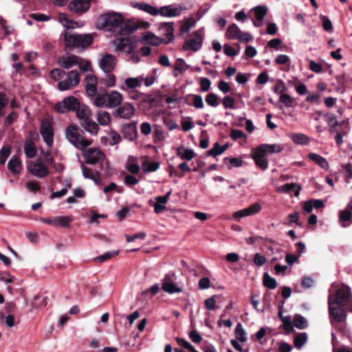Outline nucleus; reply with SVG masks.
I'll return each instance as SVG.
<instances>
[{"label":"nucleus","instance_id":"1","mask_svg":"<svg viewBox=\"0 0 352 352\" xmlns=\"http://www.w3.org/2000/svg\"><path fill=\"white\" fill-rule=\"evenodd\" d=\"M283 150V147L280 144H261L258 147L252 149V157L256 165L261 170H265L269 166L267 155L280 153Z\"/></svg>","mask_w":352,"mask_h":352},{"label":"nucleus","instance_id":"2","mask_svg":"<svg viewBox=\"0 0 352 352\" xmlns=\"http://www.w3.org/2000/svg\"><path fill=\"white\" fill-rule=\"evenodd\" d=\"M65 44L67 47L85 48L92 43V37L89 34H71L67 31L64 34Z\"/></svg>","mask_w":352,"mask_h":352},{"label":"nucleus","instance_id":"3","mask_svg":"<svg viewBox=\"0 0 352 352\" xmlns=\"http://www.w3.org/2000/svg\"><path fill=\"white\" fill-rule=\"evenodd\" d=\"M123 22V16L117 12L107 13L102 14L98 19V25L100 24V28L107 31H113L119 28Z\"/></svg>","mask_w":352,"mask_h":352},{"label":"nucleus","instance_id":"4","mask_svg":"<svg viewBox=\"0 0 352 352\" xmlns=\"http://www.w3.org/2000/svg\"><path fill=\"white\" fill-rule=\"evenodd\" d=\"M333 302L340 307H345L352 313V294L350 287L343 285L339 288L336 291L335 298H333Z\"/></svg>","mask_w":352,"mask_h":352},{"label":"nucleus","instance_id":"5","mask_svg":"<svg viewBox=\"0 0 352 352\" xmlns=\"http://www.w3.org/2000/svg\"><path fill=\"white\" fill-rule=\"evenodd\" d=\"M204 38V35L201 31L198 30L192 32L186 39L182 46V50L192 52H198L202 47Z\"/></svg>","mask_w":352,"mask_h":352},{"label":"nucleus","instance_id":"6","mask_svg":"<svg viewBox=\"0 0 352 352\" xmlns=\"http://www.w3.org/2000/svg\"><path fill=\"white\" fill-rule=\"evenodd\" d=\"M79 102L80 101L76 97L68 96L55 104L54 111L60 113L74 111L77 107H79Z\"/></svg>","mask_w":352,"mask_h":352},{"label":"nucleus","instance_id":"7","mask_svg":"<svg viewBox=\"0 0 352 352\" xmlns=\"http://www.w3.org/2000/svg\"><path fill=\"white\" fill-rule=\"evenodd\" d=\"M329 312L333 320L339 323L343 322L346 318V312L345 307H340L333 302V296L330 294L328 298Z\"/></svg>","mask_w":352,"mask_h":352},{"label":"nucleus","instance_id":"8","mask_svg":"<svg viewBox=\"0 0 352 352\" xmlns=\"http://www.w3.org/2000/svg\"><path fill=\"white\" fill-rule=\"evenodd\" d=\"M27 168L32 175L38 178H44L49 175L48 168L41 159L29 162Z\"/></svg>","mask_w":352,"mask_h":352},{"label":"nucleus","instance_id":"9","mask_svg":"<svg viewBox=\"0 0 352 352\" xmlns=\"http://www.w3.org/2000/svg\"><path fill=\"white\" fill-rule=\"evenodd\" d=\"M105 157V154L97 148H89L83 153L86 163L91 165L102 162Z\"/></svg>","mask_w":352,"mask_h":352},{"label":"nucleus","instance_id":"10","mask_svg":"<svg viewBox=\"0 0 352 352\" xmlns=\"http://www.w3.org/2000/svg\"><path fill=\"white\" fill-rule=\"evenodd\" d=\"M80 81L79 73L76 70H72L68 72L66 80L58 82V88L62 91L69 90L78 85Z\"/></svg>","mask_w":352,"mask_h":352},{"label":"nucleus","instance_id":"11","mask_svg":"<svg viewBox=\"0 0 352 352\" xmlns=\"http://www.w3.org/2000/svg\"><path fill=\"white\" fill-rule=\"evenodd\" d=\"M67 140L76 148L83 149L91 145L92 142L86 139L81 133H65Z\"/></svg>","mask_w":352,"mask_h":352},{"label":"nucleus","instance_id":"12","mask_svg":"<svg viewBox=\"0 0 352 352\" xmlns=\"http://www.w3.org/2000/svg\"><path fill=\"white\" fill-rule=\"evenodd\" d=\"M173 23H162L160 25L159 32L163 43L168 44L174 39Z\"/></svg>","mask_w":352,"mask_h":352},{"label":"nucleus","instance_id":"13","mask_svg":"<svg viewBox=\"0 0 352 352\" xmlns=\"http://www.w3.org/2000/svg\"><path fill=\"white\" fill-rule=\"evenodd\" d=\"M162 289L168 294L180 293L182 289L176 285L175 283V275L167 274L162 280Z\"/></svg>","mask_w":352,"mask_h":352},{"label":"nucleus","instance_id":"14","mask_svg":"<svg viewBox=\"0 0 352 352\" xmlns=\"http://www.w3.org/2000/svg\"><path fill=\"white\" fill-rule=\"evenodd\" d=\"M183 7L180 5L170 4L168 6H162L157 8L158 15L164 17H175L178 16L182 14Z\"/></svg>","mask_w":352,"mask_h":352},{"label":"nucleus","instance_id":"15","mask_svg":"<svg viewBox=\"0 0 352 352\" xmlns=\"http://www.w3.org/2000/svg\"><path fill=\"white\" fill-rule=\"evenodd\" d=\"M261 210V206L259 204L255 203L248 208L239 210L233 214L234 219L239 221L240 219L252 216L258 213Z\"/></svg>","mask_w":352,"mask_h":352},{"label":"nucleus","instance_id":"16","mask_svg":"<svg viewBox=\"0 0 352 352\" xmlns=\"http://www.w3.org/2000/svg\"><path fill=\"white\" fill-rule=\"evenodd\" d=\"M91 0H73L69 4V9L78 14L86 12L90 8Z\"/></svg>","mask_w":352,"mask_h":352},{"label":"nucleus","instance_id":"17","mask_svg":"<svg viewBox=\"0 0 352 352\" xmlns=\"http://www.w3.org/2000/svg\"><path fill=\"white\" fill-rule=\"evenodd\" d=\"M116 58L111 54H106L100 61V67L104 73H111L116 67Z\"/></svg>","mask_w":352,"mask_h":352},{"label":"nucleus","instance_id":"18","mask_svg":"<svg viewBox=\"0 0 352 352\" xmlns=\"http://www.w3.org/2000/svg\"><path fill=\"white\" fill-rule=\"evenodd\" d=\"M130 5L133 8L143 11L151 16H155L158 15L157 8L147 3L131 1Z\"/></svg>","mask_w":352,"mask_h":352},{"label":"nucleus","instance_id":"19","mask_svg":"<svg viewBox=\"0 0 352 352\" xmlns=\"http://www.w3.org/2000/svg\"><path fill=\"white\" fill-rule=\"evenodd\" d=\"M82 173L85 179H89L94 182L97 185L100 184V173L98 170H94L93 169L88 168L85 164L81 162Z\"/></svg>","mask_w":352,"mask_h":352},{"label":"nucleus","instance_id":"20","mask_svg":"<svg viewBox=\"0 0 352 352\" xmlns=\"http://www.w3.org/2000/svg\"><path fill=\"white\" fill-rule=\"evenodd\" d=\"M85 91L89 97H94L97 94L98 80L95 76H87L85 80Z\"/></svg>","mask_w":352,"mask_h":352},{"label":"nucleus","instance_id":"21","mask_svg":"<svg viewBox=\"0 0 352 352\" xmlns=\"http://www.w3.org/2000/svg\"><path fill=\"white\" fill-rule=\"evenodd\" d=\"M135 112L134 106L129 102L120 105L116 110L118 116L124 119L131 118L135 114Z\"/></svg>","mask_w":352,"mask_h":352},{"label":"nucleus","instance_id":"22","mask_svg":"<svg viewBox=\"0 0 352 352\" xmlns=\"http://www.w3.org/2000/svg\"><path fill=\"white\" fill-rule=\"evenodd\" d=\"M114 45L116 50L126 53H131L133 50V45L127 38L122 37L115 39Z\"/></svg>","mask_w":352,"mask_h":352},{"label":"nucleus","instance_id":"23","mask_svg":"<svg viewBox=\"0 0 352 352\" xmlns=\"http://www.w3.org/2000/svg\"><path fill=\"white\" fill-rule=\"evenodd\" d=\"M122 100V95L117 91H111L107 93V108L112 109L119 107Z\"/></svg>","mask_w":352,"mask_h":352},{"label":"nucleus","instance_id":"24","mask_svg":"<svg viewBox=\"0 0 352 352\" xmlns=\"http://www.w3.org/2000/svg\"><path fill=\"white\" fill-rule=\"evenodd\" d=\"M58 63L65 69H69L79 63V57L76 55L63 56L58 58Z\"/></svg>","mask_w":352,"mask_h":352},{"label":"nucleus","instance_id":"25","mask_svg":"<svg viewBox=\"0 0 352 352\" xmlns=\"http://www.w3.org/2000/svg\"><path fill=\"white\" fill-rule=\"evenodd\" d=\"M176 154L181 160L190 161L195 155L194 151L191 148H186L184 146H179L176 148Z\"/></svg>","mask_w":352,"mask_h":352},{"label":"nucleus","instance_id":"26","mask_svg":"<svg viewBox=\"0 0 352 352\" xmlns=\"http://www.w3.org/2000/svg\"><path fill=\"white\" fill-rule=\"evenodd\" d=\"M229 147L228 144H225L222 146L219 144L218 142H216L213 146L207 151L206 155L207 156H212L213 157H216L218 155H221Z\"/></svg>","mask_w":352,"mask_h":352},{"label":"nucleus","instance_id":"27","mask_svg":"<svg viewBox=\"0 0 352 352\" xmlns=\"http://www.w3.org/2000/svg\"><path fill=\"white\" fill-rule=\"evenodd\" d=\"M74 220L72 216H58L54 217V226L69 228L70 223Z\"/></svg>","mask_w":352,"mask_h":352},{"label":"nucleus","instance_id":"28","mask_svg":"<svg viewBox=\"0 0 352 352\" xmlns=\"http://www.w3.org/2000/svg\"><path fill=\"white\" fill-rule=\"evenodd\" d=\"M74 111L77 118L83 121L87 120L91 115L89 108L85 104H81L80 102H79V107H77Z\"/></svg>","mask_w":352,"mask_h":352},{"label":"nucleus","instance_id":"29","mask_svg":"<svg viewBox=\"0 0 352 352\" xmlns=\"http://www.w3.org/2000/svg\"><path fill=\"white\" fill-rule=\"evenodd\" d=\"M8 168L14 174L19 173L22 168L19 157L16 155L12 156L8 163Z\"/></svg>","mask_w":352,"mask_h":352},{"label":"nucleus","instance_id":"30","mask_svg":"<svg viewBox=\"0 0 352 352\" xmlns=\"http://www.w3.org/2000/svg\"><path fill=\"white\" fill-rule=\"evenodd\" d=\"M142 38L148 44L157 46L163 43L162 39L160 36H155L151 32H146L142 35Z\"/></svg>","mask_w":352,"mask_h":352},{"label":"nucleus","instance_id":"31","mask_svg":"<svg viewBox=\"0 0 352 352\" xmlns=\"http://www.w3.org/2000/svg\"><path fill=\"white\" fill-rule=\"evenodd\" d=\"M119 28V32L121 35L126 36L135 32L133 20H129L127 21H123L122 23L120 24Z\"/></svg>","mask_w":352,"mask_h":352},{"label":"nucleus","instance_id":"32","mask_svg":"<svg viewBox=\"0 0 352 352\" xmlns=\"http://www.w3.org/2000/svg\"><path fill=\"white\" fill-rule=\"evenodd\" d=\"M308 157L309 160L317 164L320 167L324 169L329 168L328 162L324 157L320 156V155L315 153H310L308 155Z\"/></svg>","mask_w":352,"mask_h":352},{"label":"nucleus","instance_id":"33","mask_svg":"<svg viewBox=\"0 0 352 352\" xmlns=\"http://www.w3.org/2000/svg\"><path fill=\"white\" fill-rule=\"evenodd\" d=\"M121 138L119 133H107L101 138V142L104 145H115L120 142Z\"/></svg>","mask_w":352,"mask_h":352},{"label":"nucleus","instance_id":"34","mask_svg":"<svg viewBox=\"0 0 352 352\" xmlns=\"http://www.w3.org/2000/svg\"><path fill=\"white\" fill-rule=\"evenodd\" d=\"M223 162L230 170L232 168L241 167L243 164V161L238 157H224Z\"/></svg>","mask_w":352,"mask_h":352},{"label":"nucleus","instance_id":"35","mask_svg":"<svg viewBox=\"0 0 352 352\" xmlns=\"http://www.w3.org/2000/svg\"><path fill=\"white\" fill-rule=\"evenodd\" d=\"M93 98L94 104L97 107L107 108V92L96 94Z\"/></svg>","mask_w":352,"mask_h":352},{"label":"nucleus","instance_id":"36","mask_svg":"<svg viewBox=\"0 0 352 352\" xmlns=\"http://www.w3.org/2000/svg\"><path fill=\"white\" fill-rule=\"evenodd\" d=\"M241 30L235 23L229 25L226 32V37L229 40L237 39Z\"/></svg>","mask_w":352,"mask_h":352},{"label":"nucleus","instance_id":"37","mask_svg":"<svg viewBox=\"0 0 352 352\" xmlns=\"http://www.w3.org/2000/svg\"><path fill=\"white\" fill-rule=\"evenodd\" d=\"M289 138L297 144L306 145L310 141L309 138L305 133H289Z\"/></svg>","mask_w":352,"mask_h":352},{"label":"nucleus","instance_id":"38","mask_svg":"<svg viewBox=\"0 0 352 352\" xmlns=\"http://www.w3.org/2000/svg\"><path fill=\"white\" fill-rule=\"evenodd\" d=\"M58 21L66 28L73 29L77 25L76 22L69 19L65 13H60L58 16Z\"/></svg>","mask_w":352,"mask_h":352},{"label":"nucleus","instance_id":"39","mask_svg":"<svg viewBox=\"0 0 352 352\" xmlns=\"http://www.w3.org/2000/svg\"><path fill=\"white\" fill-rule=\"evenodd\" d=\"M300 190V187L298 185L294 184V183L285 184L283 186H280L278 188V192H285V193L294 192L296 195H298Z\"/></svg>","mask_w":352,"mask_h":352},{"label":"nucleus","instance_id":"40","mask_svg":"<svg viewBox=\"0 0 352 352\" xmlns=\"http://www.w3.org/2000/svg\"><path fill=\"white\" fill-rule=\"evenodd\" d=\"M119 254L118 250H112L104 252L103 254L96 256L94 258V261L98 263H102L115 256Z\"/></svg>","mask_w":352,"mask_h":352},{"label":"nucleus","instance_id":"41","mask_svg":"<svg viewBox=\"0 0 352 352\" xmlns=\"http://www.w3.org/2000/svg\"><path fill=\"white\" fill-rule=\"evenodd\" d=\"M308 336L307 333L302 332L296 333L294 338V344L296 349H301L303 345L307 342Z\"/></svg>","mask_w":352,"mask_h":352},{"label":"nucleus","instance_id":"42","mask_svg":"<svg viewBox=\"0 0 352 352\" xmlns=\"http://www.w3.org/2000/svg\"><path fill=\"white\" fill-rule=\"evenodd\" d=\"M141 86V82L138 78H128L124 80V86L120 87L123 91H126L129 89H135Z\"/></svg>","mask_w":352,"mask_h":352},{"label":"nucleus","instance_id":"43","mask_svg":"<svg viewBox=\"0 0 352 352\" xmlns=\"http://www.w3.org/2000/svg\"><path fill=\"white\" fill-rule=\"evenodd\" d=\"M24 151L28 158H33L35 157L36 154V149L32 141L28 140L25 142L24 146Z\"/></svg>","mask_w":352,"mask_h":352},{"label":"nucleus","instance_id":"44","mask_svg":"<svg viewBox=\"0 0 352 352\" xmlns=\"http://www.w3.org/2000/svg\"><path fill=\"white\" fill-rule=\"evenodd\" d=\"M160 166V163L157 162L144 161L142 164V168L146 173H151L156 171Z\"/></svg>","mask_w":352,"mask_h":352},{"label":"nucleus","instance_id":"45","mask_svg":"<svg viewBox=\"0 0 352 352\" xmlns=\"http://www.w3.org/2000/svg\"><path fill=\"white\" fill-rule=\"evenodd\" d=\"M263 283L265 287L270 289H275L277 285L276 279L271 277L267 272L263 274Z\"/></svg>","mask_w":352,"mask_h":352},{"label":"nucleus","instance_id":"46","mask_svg":"<svg viewBox=\"0 0 352 352\" xmlns=\"http://www.w3.org/2000/svg\"><path fill=\"white\" fill-rule=\"evenodd\" d=\"M294 325L299 329H304L307 327L308 323L305 317L296 314L294 317Z\"/></svg>","mask_w":352,"mask_h":352},{"label":"nucleus","instance_id":"47","mask_svg":"<svg viewBox=\"0 0 352 352\" xmlns=\"http://www.w3.org/2000/svg\"><path fill=\"white\" fill-rule=\"evenodd\" d=\"M53 119L50 117L44 118L41 124L40 132H53L54 128L52 125Z\"/></svg>","mask_w":352,"mask_h":352},{"label":"nucleus","instance_id":"48","mask_svg":"<svg viewBox=\"0 0 352 352\" xmlns=\"http://www.w3.org/2000/svg\"><path fill=\"white\" fill-rule=\"evenodd\" d=\"M97 120L99 124L107 126L111 122V115L107 111H100L98 113Z\"/></svg>","mask_w":352,"mask_h":352},{"label":"nucleus","instance_id":"49","mask_svg":"<svg viewBox=\"0 0 352 352\" xmlns=\"http://www.w3.org/2000/svg\"><path fill=\"white\" fill-rule=\"evenodd\" d=\"M167 203L166 198L162 196L156 197V203L154 204V210L157 214L162 212L165 208V204Z\"/></svg>","mask_w":352,"mask_h":352},{"label":"nucleus","instance_id":"50","mask_svg":"<svg viewBox=\"0 0 352 352\" xmlns=\"http://www.w3.org/2000/svg\"><path fill=\"white\" fill-rule=\"evenodd\" d=\"M235 336L236 338L241 342H245L247 340L246 333L241 323H238L236 327Z\"/></svg>","mask_w":352,"mask_h":352},{"label":"nucleus","instance_id":"51","mask_svg":"<svg viewBox=\"0 0 352 352\" xmlns=\"http://www.w3.org/2000/svg\"><path fill=\"white\" fill-rule=\"evenodd\" d=\"M253 10L255 17L258 21H261L265 17L267 12V9L265 6H256Z\"/></svg>","mask_w":352,"mask_h":352},{"label":"nucleus","instance_id":"52","mask_svg":"<svg viewBox=\"0 0 352 352\" xmlns=\"http://www.w3.org/2000/svg\"><path fill=\"white\" fill-rule=\"evenodd\" d=\"M206 103L211 107H217L219 105L218 96L214 93H210L206 97Z\"/></svg>","mask_w":352,"mask_h":352},{"label":"nucleus","instance_id":"53","mask_svg":"<svg viewBox=\"0 0 352 352\" xmlns=\"http://www.w3.org/2000/svg\"><path fill=\"white\" fill-rule=\"evenodd\" d=\"M10 154V147L4 146L0 150V164H4Z\"/></svg>","mask_w":352,"mask_h":352},{"label":"nucleus","instance_id":"54","mask_svg":"<svg viewBox=\"0 0 352 352\" xmlns=\"http://www.w3.org/2000/svg\"><path fill=\"white\" fill-rule=\"evenodd\" d=\"M190 96L192 98L193 102L192 105L196 109H201L204 107V102L202 97L200 95L192 94L188 95L187 97Z\"/></svg>","mask_w":352,"mask_h":352},{"label":"nucleus","instance_id":"55","mask_svg":"<svg viewBox=\"0 0 352 352\" xmlns=\"http://www.w3.org/2000/svg\"><path fill=\"white\" fill-rule=\"evenodd\" d=\"M222 103L225 109H235V100L232 96H225L222 100Z\"/></svg>","mask_w":352,"mask_h":352},{"label":"nucleus","instance_id":"56","mask_svg":"<svg viewBox=\"0 0 352 352\" xmlns=\"http://www.w3.org/2000/svg\"><path fill=\"white\" fill-rule=\"evenodd\" d=\"M279 101L284 104L285 107H291L294 102V98L288 94H283L280 96Z\"/></svg>","mask_w":352,"mask_h":352},{"label":"nucleus","instance_id":"57","mask_svg":"<svg viewBox=\"0 0 352 352\" xmlns=\"http://www.w3.org/2000/svg\"><path fill=\"white\" fill-rule=\"evenodd\" d=\"M107 75L104 78V84L107 87H113L116 85V78L113 74L106 73Z\"/></svg>","mask_w":352,"mask_h":352},{"label":"nucleus","instance_id":"58","mask_svg":"<svg viewBox=\"0 0 352 352\" xmlns=\"http://www.w3.org/2000/svg\"><path fill=\"white\" fill-rule=\"evenodd\" d=\"M65 74V71L59 68H55L50 72V77L55 80H59L63 78Z\"/></svg>","mask_w":352,"mask_h":352},{"label":"nucleus","instance_id":"59","mask_svg":"<svg viewBox=\"0 0 352 352\" xmlns=\"http://www.w3.org/2000/svg\"><path fill=\"white\" fill-rule=\"evenodd\" d=\"M283 327L288 333L291 332L294 329V323L291 320L289 316H287L282 318Z\"/></svg>","mask_w":352,"mask_h":352},{"label":"nucleus","instance_id":"60","mask_svg":"<svg viewBox=\"0 0 352 352\" xmlns=\"http://www.w3.org/2000/svg\"><path fill=\"white\" fill-rule=\"evenodd\" d=\"M135 32L138 30H147L150 27V23L146 21H133Z\"/></svg>","mask_w":352,"mask_h":352},{"label":"nucleus","instance_id":"61","mask_svg":"<svg viewBox=\"0 0 352 352\" xmlns=\"http://www.w3.org/2000/svg\"><path fill=\"white\" fill-rule=\"evenodd\" d=\"M177 343L182 347H184L188 351H195V348L187 340L182 338H176Z\"/></svg>","mask_w":352,"mask_h":352},{"label":"nucleus","instance_id":"62","mask_svg":"<svg viewBox=\"0 0 352 352\" xmlns=\"http://www.w3.org/2000/svg\"><path fill=\"white\" fill-rule=\"evenodd\" d=\"M253 261L254 264L258 267H261L267 263V258L265 256L260 254L259 253H256L254 255Z\"/></svg>","mask_w":352,"mask_h":352},{"label":"nucleus","instance_id":"63","mask_svg":"<svg viewBox=\"0 0 352 352\" xmlns=\"http://www.w3.org/2000/svg\"><path fill=\"white\" fill-rule=\"evenodd\" d=\"M199 85L201 91H208L210 89L211 81L208 78H201Z\"/></svg>","mask_w":352,"mask_h":352},{"label":"nucleus","instance_id":"64","mask_svg":"<svg viewBox=\"0 0 352 352\" xmlns=\"http://www.w3.org/2000/svg\"><path fill=\"white\" fill-rule=\"evenodd\" d=\"M83 126L85 129L88 132L96 131L98 128V124L92 120H90L89 118L87 120H85Z\"/></svg>","mask_w":352,"mask_h":352}]
</instances>
